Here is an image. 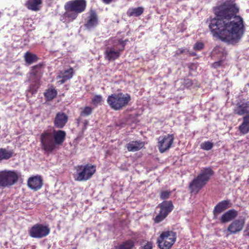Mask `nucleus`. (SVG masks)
I'll list each match as a JSON object with an SVG mask.
<instances>
[{"instance_id": "f257e3e1", "label": "nucleus", "mask_w": 249, "mask_h": 249, "mask_svg": "<svg viewBox=\"0 0 249 249\" xmlns=\"http://www.w3.org/2000/svg\"><path fill=\"white\" fill-rule=\"evenodd\" d=\"M238 9L235 4H224L216 10V18L209 24L213 36L221 40L234 44L245 33L243 18L235 14Z\"/></svg>"}, {"instance_id": "f03ea898", "label": "nucleus", "mask_w": 249, "mask_h": 249, "mask_svg": "<svg viewBox=\"0 0 249 249\" xmlns=\"http://www.w3.org/2000/svg\"><path fill=\"white\" fill-rule=\"evenodd\" d=\"M213 172L210 168L201 170L197 176L190 183L189 188L192 193L197 194L208 182Z\"/></svg>"}, {"instance_id": "7ed1b4c3", "label": "nucleus", "mask_w": 249, "mask_h": 249, "mask_svg": "<svg viewBox=\"0 0 249 249\" xmlns=\"http://www.w3.org/2000/svg\"><path fill=\"white\" fill-rule=\"evenodd\" d=\"M126 40L113 39L108 41L112 46H107L105 51V58L108 61H114L118 58L121 53L124 50Z\"/></svg>"}, {"instance_id": "20e7f679", "label": "nucleus", "mask_w": 249, "mask_h": 249, "mask_svg": "<svg viewBox=\"0 0 249 249\" xmlns=\"http://www.w3.org/2000/svg\"><path fill=\"white\" fill-rule=\"evenodd\" d=\"M131 99L129 94L120 92L109 95L107 101L110 108L119 110L127 106Z\"/></svg>"}, {"instance_id": "39448f33", "label": "nucleus", "mask_w": 249, "mask_h": 249, "mask_svg": "<svg viewBox=\"0 0 249 249\" xmlns=\"http://www.w3.org/2000/svg\"><path fill=\"white\" fill-rule=\"evenodd\" d=\"M40 142L41 148L45 153H51L56 149V146L51 129L46 130L40 134Z\"/></svg>"}, {"instance_id": "423d86ee", "label": "nucleus", "mask_w": 249, "mask_h": 249, "mask_svg": "<svg viewBox=\"0 0 249 249\" xmlns=\"http://www.w3.org/2000/svg\"><path fill=\"white\" fill-rule=\"evenodd\" d=\"M73 174L74 179L78 181H86L90 179L96 172V166L91 164L79 165L75 167Z\"/></svg>"}, {"instance_id": "0eeeda50", "label": "nucleus", "mask_w": 249, "mask_h": 249, "mask_svg": "<svg viewBox=\"0 0 249 249\" xmlns=\"http://www.w3.org/2000/svg\"><path fill=\"white\" fill-rule=\"evenodd\" d=\"M19 174L14 170L0 171V187H8L14 185L18 180Z\"/></svg>"}, {"instance_id": "6e6552de", "label": "nucleus", "mask_w": 249, "mask_h": 249, "mask_svg": "<svg viewBox=\"0 0 249 249\" xmlns=\"http://www.w3.org/2000/svg\"><path fill=\"white\" fill-rule=\"evenodd\" d=\"M176 234L172 231H163L157 239V243L160 249H170L174 244Z\"/></svg>"}, {"instance_id": "1a4fd4ad", "label": "nucleus", "mask_w": 249, "mask_h": 249, "mask_svg": "<svg viewBox=\"0 0 249 249\" xmlns=\"http://www.w3.org/2000/svg\"><path fill=\"white\" fill-rule=\"evenodd\" d=\"M160 208L159 214L156 216L155 221L159 223L162 221L172 211L173 205L171 201H164L158 205Z\"/></svg>"}, {"instance_id": "9d476101", "label": "nucleus", "mask_w": 249, "mask_h": 249, "mask_svg": "<svg viewBox=\"0 0 249 249\" xmlns=\"http://www.w3.org/2000/svg\"><path fill=\"white\" fill-rule=\"evenodd\" d=\"M50 231V229L47 226L37 224L31 228L29 233L32 237L41 238L48 235Z\"/></svg>"}, {"instance_id": "9b49d317", "label": "nucleus", "mask_w": 249, "mask_h": 249, "mask_svg": "<svg viewBox=\"0 0 249 249\" xmlns=\"http://www.w3.org/2000/svg\"><path fill=\"white\" fill-rule=\"evenodd\" d=\"M174 140L172 134L160 136L158 139V147L161 153H163L171 148Z\"/></svg>"}, {"instance_id": "f8f14e48", "label": "nucleus", "mask_w": 249, "mask_h": 249, "mask_svg": "<svg viewBox=\"0 0 249 249\" xmlns=\"http://www.w3.org/2000/svg\"><path fill=\"white\" fill-rule=\"evenodd\" d=\"M65 5L69 9L80 14L85 10L87 3L85 0H73L68 1Z\"/></svg>"}, {"instance_id": "ddd939ff", "label": "nucleus", "mask_w": 249, "mask_h": 249, "mask_svg": "<svg viewBox=\"0 0 249 249\" xmlns=\"http://www.w3.org/2000/svg\"><path fill=\"white\" fill-rule=\"evenodd\" d=\"M212 53L213 56L220 59L219 61L213 63L212 64L213 67L214 68H218L222 66L226 55L223 48L219 46L216 47L213 49Z\"/></svg>"}, {"instance_id": "4468645a", "label": "nucleus", "mask_w": 249, "mask_h": 249, "mask_svg": "<svg viewBox=\"0 0 249 249\" xmlns=\"http://www.w3.org/2000/svg\"><path fill=\"white\" fill-rule=\"evenodd\" d=\"M234 113L243 117H249V102H241L234 108Z\"/></svg>"}, {"instance_id": "2eb2a0df", "label": "nucleus", "mask_w": 249, "mask_h": 249, "mask_svg": "<svg viewBox=\"0 0 249 249\" xmlns=\"http://www.w3.org/2000/svg\"><path fill=\"white\" fill-rule=\"evenodd\" d=\"M245 224L243 219L235 220L229 226L227 231L231 234L236 233L242 230Z\"/></svg>"}, {"instance_id": "dca6fc26", "label": "nucleus", "mask_w": 249, "mask_h": 249, "mask_svg": "<svg viewBox=\"0 0 249 249\" xmlns=\"http://www.w3.org/2000/svg\"><path fill=\"white\" fill-rule=\"evenodd\" d=\"M42 184V179L39 176L30 178L28 180V186L29 187L35 191L40 189Z\"/></svg>"}, {"instance_id": "f3484780", "label": "nucleus", "mask_w": 249, "mask_h": 249, "mask_svg": "<svg viewBox=\"0 0 249 249\" xmlns=\"http://www.w3.org/2000/svg\"><path fill=\"white\" fill-rule=\"evenodd\" d=\"M68 121V116L64 113H57L54 120L55 127L58 128H63Z\"/></svg>"}, {"instance_id": "a211bd4d", "label": "nucleus", "mask_w": 249, "mask_h": 249, "mask_svg": "<svg viewBox=\"0 0 249 249\" xmlns=\"http://www.w3.org/2000/svg\"><path fill=\"white\" fill-rule=\"evenodd\" d=\"M98 23V20L97 14L94 11L90 10L85 26L88 29H91L96 26Z\"/></svg>"}, {"instance_id": "6ab92c4d", "label": "nucleus", "mask_w": 249, "mask_h": 249, "mask_svg": "<svg viewBox=\"0 0 249 249\" xmlns=\"http://www.w3.org/2000/svg\"><path fill=\"white\" fill-rule=\"evenodd\" d=\"M72 75L73 69L72 68H70L63 72H61L57 76V79L58 80L57 82L59 84H62L67 80L71 79L72 77Z\"/></svg>"}, {"instance_id": "aec40b11", "label": "nucleus", "mask_w": 249, "mask_h": 249, "mask_svg": "<svg viewBox=\"0 0 249 249\" xmlns=\"http://www.w3.org/2000/svg\"><path fill=\"white\" fill-rule=\"evenodd\" d=\"M54 141L57 145H61L65 139L66 132L63 130H52Z\"/></svg>"}, {"instance_id": "412c9836", "label": "nucleus", "mask_w": 249, "mask_h": 249, "mask_svg": "<svg viewBox=\"0 0 249 249\" xmlns=\"http://www.w3.org/2000/svg\"><path fill=\"white\" fill-rule=\"evenodd\" d=\"M64 8L66 11L63 15L65 21L71 22L76 18L79 14L77 12L73 10L69 9L66 5H65Z\"/></svg>"}, {"instance_id": "4be33fe9", "label": "nucleus", "mask_w": 249, "mask_h": 249, "mask_svg": "<svg viewBox=\"0 0 249 249\" xmlns=\"http://www.w3.org/2000/svg\"><path fill=\"white\" fill-rule=\"evenodd\" d=\"M43 0H28L25 3L26 7L32 11L39 10V6L42 3Z\"/></svg>"}, {"instance_id": "5701e85b", "label": "nucleus", "mask_w": 249, "mask_h": 249, "mask_svg": "<svg viewBox=\"0 0 249 249\" xmlns=\"http://www.w3.org/2000/svg\"><path fill=\"white\" fill-rule=\"evenodd\" d=\"M144 145V143L141 141H132L128 143L126 148L129 151L135 152L140 150Z\"/></svg>"}, {"instance_id": "b1692460", "label": "nucleus", "mask_w": 249, "mask_h": 249, "mask_svg": "<svg viewBox=\"0 0 249 249\" xmlns=\"http://www.w3.org/2000/svg\"><path fill=\"white\" fill-rule=\"evenodd\" d=\"M229 202L228 201H222L217 204L213 210L214 218H216L218 215L228 208Z\"/></svg>"}, {"instance_id": "393cba45", "label": "nucleus", "mask_w": 249, "mask_h": 249, "mask_svg": "<svg viewBox=\"0 0 249 249\" xmlns=\"http://www.w3.org/2000/svg\"><path fill=\"white\" fill-rule=\"evenodd\" d=\"M237 212L234 210H230L223 214L221 217V220L222 222H228L236 217Z\"/></svg>"}, {"instance_id": "a878e982", "label": "nucleus", "mask_w": 249, "mask_h": 249, "mask_svg": "<svg viewBox=\"0 0 249 249\" xmlns=\"http://www.w3.org/2000/svg\"><path fill=\"white\" fill-rule=\"evenodd\" d=\"M239 130L242 135H245L249 132V117H243V122L239 126Z\"/></svg>"}, {"instance_id": "bb28decb", "label": "nucleus", "mask_w": 249, "mask_h": 249, "mask_svg": "<svg viewBox=\"0 0 249 249\" xmlns=\"http://www.w3.org/2000/svg\"><path fill=\"white\" fill-rule=\"evenodd\" d=\"M143 11L144 9L142 7L130 8L127 10L126 14L129 17H138L143 13Z\"/></svg>"}, {"instance_id": "cd10ccee", "label": "nucleus", "mask_w": 249, "mask_h": 249, "mask_svg": "<svg viewBox=\"0 0 249 249\" xmlns=\"http://www.w3.org/2000/svg\"><path fill=\"white\" fill-rule=\"evenodd\" d=\"M13 154L12 150L5 148H0V161L2 160H7L11 158Z\"/></svg>"}, {"instance_id": "c85d7f7f", "label": "nucleus", "mask_w": 249, "mask_h": 249, "mask_svg": "<svg viewBox=\"0 0 249 249\" xmlns=\"http://www.w3.org/2000/svg\"><path fill=\"white\" fill-rule=\"evenodd\" d=\"M134 246V242L132 240H127L119 245L116 249H132Z\"/></svg>"}, {"instance_id": "c756f323", "label": "nucleus", "mask_w": 249, "mask_h": 249, "mask_svg": "<svg viewBox=\"0 0 249 249\" xmlns=\"http://www.w3.org/2000/svg\"><path fill=\"white\" fill-rule=\"evenodd\" d=\"M25 60L28 64H32L36 61L37 57L36 55L27 52L24 56Z\"/></svg>"}, {"instance_id": "7c9ffc66", "label": "nucleus", "mask_w": 249, "mask_h": 249, "mask_svg": "<svg viewBox=\"0 0 249 249\" xmlns=\"http://www.w3.org/2000/svg\"><path fill=\"white\" fill-rule=\"evenodd\" d=\"M57 95V91L54 89H49L44 93V95L48 100H52Z\"/></svg>"}, {"instance_id": "2f4dec72", "label": "nucleus", "mask_w": 249, "mask_h": 249, "mask_svg": "<svg viewBox=\"0 0 249 249\" xmlns=\"http://www.w3.org/2000/svg\"><path fill=\"white\" fill-rule=\"evenodd\" d=\"M213 143L209 141L205 142L200 144L201 148L205 150H209L213 147Z\"/></svg>"}, {"instance_id": "473e14b6", "label": "nucleus", "mask_w": 249, "mask_h": 249, "mask_svg": "<svg viewBox=\"0 0 249 249\" xmlns=\"http://www.w3.org/2000/svg\"><path fill=\"white\" fill-rule=\"evenodd\" d=\"M39 87V85L37 82H36L35 84H31L28 89V93H31L32 94H35L37 89Z\"/></svg>"}, {"instance_id": "72a5a7b5", "label": "nucleus", "mask_w": 249, "mask_h": 249, "mask_svg": "<svg viewBox=\"0 0 249 249\" xmlns=\"http://www.w3.org/2000/svg\"><path fill=\"white\" fill-rule=\"evenodd\" d=\"M103 101L102 97L100 95H95L92 99V103L95 106H98Z\"/></svg>"}, {"instance_id": "f704fd0d", "label": "nucleus", "mask_w": 249, "mask_h": 249, "mask_svg": "<svg viewBox=\"0 0 249 249\" xmlns=\"http://www.w3.org/2000/svg\"><path fill=\"white\" fill-rule=\"evenodd\" d=\"M92 108L89 107H86L81 113V116H88L92 113Z\"/></svg>"}, {"instance_id": "c9c22d12", "label": "nucleus", "mask_w": 249, "mask_h": 249, "mask_svg": "<svg viewBox=\"0 0 249 249\" xmlns=\"http://www.w3.org/2000/svg\"><path fill=\"white\" fill-rule=\"evenodd\" d=\"M204 47V44L200 42H196L194 46V49L196 51H200Z\"/></svg>"}, {"instance_id": "e433bc0d", "label": "nucleus", "mask_w": 249, "mask_h": 249, "mask_svg": "<svg viewBox=\"0 0 249 249\" xmlns=\"http://www.w3.org/2000/svg\"><path fill=\"white\" fill-rule=\"evenodd\" d=\"M171 192L167 191H162L160 193V198L162 199H167L170 195Z\"/></svg>"}, {"instance_id": "4c0bfd02", "label": "nucleus", "mask_w": 249, "mask_h": 249, "mask_svg": "<svg viewBox=\"0 0 249 249\" xmlns=\"http://www.w3.org/2000/svg\"><path fill=\"white\" fill-rule=\"evenodd\" d=\"M181 54H189L190 55L195 56L196 53L190 52L187 49H179Z\"/></svg>"}, {"instance_id": "58836bf2", "label": "nucleus", "mask_w": 249, "mask_h": 249, "mask_svg": "<svg viewBox=\"0 0 249 249\" xmlns=\"http://www.w3.org/2000/svg\"><path fill=\"white\" fill-rule=\"evenodd\" d=\"M143 249H152V244L151 242H148L146 244L142 247Z\"/></svg>"}, {"instance_id": "ea45409f", "label": "nucleus", "mask_w": 249, "mask_h": 249, "mask_svg": "<svg viewBox=\"0 0 249 249\" xmlns=\"http://www.w3.org/2000/svg\"><path fill=\"white\" fill-rule=\"evenodd\" d=\"M84 124V129H86L87 128V125L88 124V121L87 120H84L83 122Z\"/></svg>"}, {"instance_id": "a19ab883", "label": "nucleus", "mask_w": 249, "mask_h": 249, "mask_svg": "<svg viewBox=\"0 0 249 249\" xmlns=\"http://www.w3.org/2000/svg\"><path fill=\"white\" fill-rule=\"evenodd\" d=\"M186 85L188 87L192 85V82L189 79H187L186 81Z\"/></svg>"}, {"instance_id": "79ce46f5", "label": "nucleus", "mask_w": 249, "mask_h": 249, "mask_svg": "<svg viewBox=\"0 0 249 249\" xmlns=\"http://www.w3.org/2000/svg\"><path fill=\"white\" fill-rule=\"evenodd\" d=\"M181 54V53H180V51L179 49L177 51H176V54L177 55H179Z\"/></svg>"}, {"instance_id": "37998d69", "label": "nucleus", "mask_w": 249, "mask_h": 249, "mask_svg": "<svg viewBox=\"0 0 249 249\" xmlns=\"http://www.w3.org/2000/svg\"><path fill=\"white\" fill-rule=\"evenodd\" d=\"M80 119H81L80 118H79L77 120V123H78V125H79L80 124Z\"/></svg>"}, {"instance_id": "c03bdc74", "label": "nucleus", "mask_w": 249, "mask_h": 249, "mask_svg": "<svg viewBox=\"0 0 249 249\" xmlns=\"http://www.w3.org/2000/svg\"><path fill=\"white\" fill-rule=\"evenodd\" d=\"M247 234L248 236H249V227L248 228L247 230Z\"/></svg>"}]
</instances>
